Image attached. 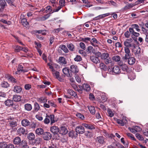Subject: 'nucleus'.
<instances>
[{"mask_svg":"<svg viewBox=\"0 0 148 148\" xmlns=\"http://www.w3.org/2000/svg\"><path fill=\"white\" fill-rule=\"evenodd\" d=\"M117 145L115 143H113L112 145L108 146L107 148H116Z\"/></svg>","mask_w":148,"mask_h":148,"instance_id":"64","label":"nucleus"},{"mask_svg":"<svg viewBox=\"0 0 148 148\" xmlns=\"http://www.w3.org/2000/svg\"><path fill=\"white\" fill-rule=\"evenodd\" d=\"M25 109L27 111H30L32 109L31 105L29 103H27L25 105Z\"/></svg>","mask_w":148,"mask_h":148,"instance_id":"39","label":"nucleus"},{"mask_svg":"<svg viewBox=\"0 0 148 148\" xmlns=\"http://www.w3.org/2000/svg\"><path fill=\"white\" fill-rule=\"evenodd\" d=\"M136 75L135 73L131 72L128 75V78L130 80H133L135 78Z\"/></svg>","mask_w":148,"mask_h":148,"instance_id":"38","label":"nucleus"},{"mask_svg":"<svg viewBox=\"0 0 148 148\" xmlns=\"http://www.w3.org/2000/svg\"><path fill=\"white\" fill-rule=\"evenodd\" d=\"M38 101L41 103H45L47 101V100L45 97H41L38 99Z\"/></svg>","mask_w":148,"mask_h":148,"instance_id":"51","label":"nucleus"},{"mask_svg":"<svg viewBox=\"0 0 148 148\" xmlns=\"http://www.w3.org/2000/svg\"><path fill=\"white\" fill-rule=\"evenodd\" d=\"M75 131L77 134H82L85 132V130L84 127L82 125H79L77 126L75 129Z\"/></svg>","mask_w":148,"mask_h":148,"instance_id":"5","label":"nucleus"},{"mask_svg":"<svg viewBox=\"0 0 148 148\" xmlns=\"http://www.w3.org/2000/svg\"><path fill=\"white\" fill-rule=\"evenodd\" d=\"M22 47L18 45L16 46L15 48V52H20V51L21 50Z\"/></svg>","mask_w":148,"mask_h":148,"instance_id":"61","label":"nucleus"},{"mask_svg":"<svg viewBox=\"0 0 148 148\" xmlns=\"http://www.w3.org/2000/svg\"><path fill=\"white\" fill-rule=\"evenodd\" d=\"M126 134L127 136L131 140H136V139L135 138L134 136L132 134L130 133H127Z\"/></svg>","mask_w":148,"mask_h":148,"instance_id":"59","label":"nucleus"},{"mask_svg":"<svg viewBox=\"0 0 148 148\" xmlns=\"http://www.w3.org/2000/svg\"><path fill=\"white\" fill-rule=\"evenodd\" d=\"M62 72L64 74L68 77H72V74L69 73V69L67 67H65L62 69Z\"/></svg>","mask_w":148,"mask_h":148,"instance_id":"12","label":"nucleus"},{"mask_svg":"<svg viewBox=\"0 0 148 148\" xmlns=\"http://www.w3.org/2000/svg\"><path fill=\"white\" fill-rule=\"evenodd\" d=\"M99 66L101 69L104 70H105L106 69V66L103 63H100Z\"/></svg>","mask_w":148,"mask_h":148,"instance_id":"53","label":"nucleus"},{"mask_svg":"<svg viewBox=\"0 0 148 148\" xmlns=\"http://www.w3.org/2000/svg\"><path fill=\"white\" fill-rule=\"evenodd\" d=\"M107 112L108 113V115L110 117H112L114 116V114L113 112L110 109H108Z\"/></svg>","mask_w":148,"mask_h":148,"instance_id":"56","label":"nucleus"},{"mask_svg":"<svg viewBox=\"0 0 148 148\" xmlns=\"http://www.w3.org/2000/svg\"><path fill=\"white\" fill-rule=\"evenodd\" d=\"M49 118L50 119L51 124L52 125L56 121L54 120V115L53 114L50 115L49 116Z\"/></svg>","mask_w":148,"mask_h":148,"instance_id":"48","label":"nucleus"},{"mask_svg":"<svg viewBox=\"0 0 148 148\" xmlns=\"http://www.w3.org/2000/svg\"><path fill=\"white\" fill-rule=\"evenodd\" d=\"M21 22L22 25L24 27L29 25V23L27 21V19L25 18H23L21 21Z\"/></svg>","mask_w":148,"mask_h":148,"instance_id":"37","label":"nucleus"},{"mask_svg":"<svg viewBox=\"0 0 148 148\" xmlns=\"http://www.w3.org/2000/svg\"><path fill=\"white\" fill-rule=\"evenodd\" d=\"M21 148H29L27 143L26 140H24V142L21 144Z\"/></svg>","mask_w":148,"mask_h":148,"instance_id":"49","label":"nucleus"},{"mask_svg":"<svg viewBox=\"0 0 148 148\" xmlns=\"http://www.w3.org/2000/svg\"><path fill=\"white\" fill-rule=\"evenodd\" d=\"M51 132L54 134H57L60 132V130L58 127L53 126L50 128Z\"/></svg>","mask_w":148,"mask_h":148,"instance_id":"7","label":"nucleus"},{"mask_svg":"<svg viewBox=\"0 0 148 148\" xmlns=\"http://www.w3.org/2000/svg\"><path fill=\"white\" fill-rule=\"evenodd\" d=\"M24 140H21V138L18 136L15 137L13 140V143L15 145H21Z\"/></svg>","mask_w":148,"mask_h":148,"instance_id":"3","label":"nucleus"},{"mask_svg":"<svg viewBox=\"0 0 148 148\" xmlns=\"http://www.w3.org/2000/svg\"><path fill=\"white\" fill-rule=\"evenodd\" d=\"M59 132L60 134H65L67 133L68 130L65 127H61Z\"/></svg>","mask_w":148,"mask_h":148,"instance_id":"27","label":"nucleus"},{"mask_svg":"<svg viewBox=\"0 0 148 148\" xmlns=\"http://www.w3.org/2000/svg\"><path fill=\"white\" fill-rule=\"evenodd\" d=\"M44 133L43 129L41 128H38L35 130L36 134L38 135H43Z\"/></svg>","mask_w":148,"mask_h":148,"instance_id":"18","label":"nucleus"},{"mask_svg":"<svg viewBox=\"0 0 148 148\" xmlns=\"http://www.w3.org/2000/svg\"><path fill=\"white\" fill-rule=\"evenodd\" d=\"M90 44L95 47H98V46L96 44H100V43L95 38L91 39L90 41Z\"/></svg>","mask_w":148,"mask_h":148,"instance_id":"9","label":"nucleus"},{"mask_svg":"<svg viewBox=\"0 0 148 148\" xmlns=\"http://www.w3.org/2000/svg\"><path fill=\"white\" fill-rule=\"evenodd\" d=\"M17 133L20 136L26 135L27 134V131L23 127H19L17 130Z\"/></svg>","mask_w":148,"mask_h":148,"instance_id":"4","label":"nucleus"},{"mask_svg":"<svg viewBox=\"0 0 148 148\" xmlns=\"http://www.w3.org/2000/svg\"><path fill=\"white\" fill-rule=\"evenodd\" d=\"M58 63L61 64H65L67 63L65 58L63 57L60 56L59 57Z\"/></svg>","mask_w":148,"mask_h":148,"instance_id":"17","label":"nucleus"},{"mask_svg":"<svg viewBox=\"0 0 148 148\" xmlns=\"http://www.w3.org/2000/svg\"><path fill=\"white\" fill-rule=\"evenodd\" d=\"M6 4L5 0H0V5L2 8H4Z\"/></svg>","mask_w":148,"mask_h":148,"instance_id":"54","label":"nucleus"},{"mask_svg":"<svg viewBox=\"0 0 148 148\" xmlns=\"http://www.w3.org/2000/svg\"><path fill=\"white\" fill-rule=\"evenodd\" d=\"M46 10L45 11L47 13L49 12L50 13H51L53 11L52 10V7L50 6H47L46 8Z\"/></svg>","mask_w":148,"mask_h":148,"instance_id":"58","label":"nucleus"},{"mask_svg":"<svg viewBox=\"0 0 148 148\" xmlns=\"http://www.w3.org/2000/svg\"><path fill=\"white\" fill-rule=\"evenodd\" d=\"M9 86V84L7 82L5 81L3 82L1 84V87L4 88H8Z\"/></svg>","mask_w":148,"mask_h":148,"instance_id":"42","label":"nucleus"},{"mask_svg":"<svg viewBox=\"0 0 148 148\" xmlns=\"http://www.w3.org/2000/svg\"><path fill=\"white\" fill-rule=\"evenodd\" d=\"M136 136L139 140L142 141L144 140L143 137L139 133H137L136 134Z\"/></svg>","mask_w":148,"mask_h":148,"instance_id":"60","label":"nucleus"},{"mask_svg":"<svg viewBox=\"0 0 148 148\" xmlns=\"http://www.w3.org/2000/svg\"><path fill=\"white\" fill-rule=\"evenodd\" d=\"M112 59L115 62H119L121 58L119 56H115L112 57Z\"/></svg>","mask_w":148,"mask_h":148,"instance_id":"50","label":"nucleus"},{"mask_svg":"<svg viewBox=\"0 0 148 148\" xmlns=\"http://www.w3.org/2000/svg\"><path fill=\"white\" fill-rule=\"evenodd\" d=\"M34 111L35 112H37L40 110V107L39 104L35 102L34 103Z\"/></svg>","mask_w":148,"mask_h":148,"instance_id":"43","label":"nucleus"},{"mask_svg":"<svg viewBox=\"0 0 148 148\" xmlns=\"http://www.w3.org/2000/svg\"><path fill=\"white\" fill-rule=\"evenodd\" d=\"M67 47L70 51H73L75 50V47L74 45L71 43H67Z\"/></svg>","mask_w":148,"mask_h":148,"instance_id":"21","label":"nucleus"},{"mask_svg":"<svg viewBox=\"0 0 148 148\" xmlns=\"http://www.w3.org/2000/svg\"><path fill=\"white\" fill-rule=\"evenodd\" d=\"M90 59L93 62L96 64L100 62V60L98 58L95 56H91Z\"/></svg>","mask_w":148,"mask_h":148,"instance_id":"19","label":"nucleus"},{"mask_svg":"<svg viewBox=\"0 0 148 148\" xmlns=\"http://www.w3.org/2000/svg\"><path fill=\"white\" fill-rule=\"evenodd\" d=\"M53 75L54 76H56V78L60 81H61L60 79H61V78L60 77L59 72L56 71L53 74Z\"/></svg>","mask_w":148,"mask_h":148,"instance_id":"46","label":"nucleus"},{"mask_svg":"<svg viewBox=\"0 0 148 148\" xmlns=\"http://www.w3.org/2000/svg\"><path fill=\"white\" fill-rule=\"evenodd\" d=\"M13 99L15 101H19L21 100V97L19 95H14L13 96Z\"/></svg>","mask_w":148,"mask_h":148,"instance_id":"35","label":"nucleus"},{"mask_svg":"<svg viewBox=\"0 0 148 148\" xmlns=\"http://www.w3.org/2000/svg\"><path fill=\"white\" fill-rule=\"evenodd\" d=\"M51 14V13L47 14L44 16L39 17V19L40 20L42 21L45 20L50 17Z\"/></svg>","mask_w":148,"mask_h":148,"instance_id":"33","label":"nucleus"},{"mask_svg":"<svg viewBox=\"0 0 148 148\" xmlns=\"http://www.w3.org/2000/svg\"><path fill=\"white\" fill-rule=\"evenodd\" d=\"M70 69L71 72L74 73H77L79 71L77 66L75 65L71 66Z\"/></svg>","mask_w":148,"mask_h":148,"instance_id":"10","label":"nucleus"},{"mask_svg":"<svg viewBox=\"0 0 148 148\" xmlns=\"http://www.w3.org/2000/svg\"><path fill=\"white\" fill-rule=\"evenodd\" d=\"M23 69V66L21 64H19L18 66L17 70L18 71H21L23 72H25L27 71V69Z\"/></svg>","mask_w":148,"mask_h":148,"instance_id":"30","label":"nucleus"},{"mask_svg":"<svg viewBox=\"0 0 148 148\" xmlns=\"http://www.w3.org/2000/svg\"><path fill=\"white\" fill-rule=\"evenodd\" d=\"M136 5V4L134 3H131L125 6L124 8V9L125 10H127L131 8H132Z\"/></svg>","mask_w":148,"mask_h":148,"instance_id":"40","label":"nucleus"},{"mask_svg":"<svg viewBox=\"0 0 148 148\" xmlns=\"http://www.w3.org/2000/svg\"><path fill=\"white\" fill-rule=\"evenodd\" d=\"M131 27H130L129 29H135L138 32H139L140 31V29L139 28V27L137 24H132L131 25Z\"/></svg>","mask_w":148,"mask_h":148,"instance_id":"25","label":"nucleus"},{"mask_svg":"<svg viewBox=\"0 0 148 148\" xmlns=\"http://www.w3.org/2000/svg\"><path fill=\"white\" fill-rule=\"evenodd\" d=\"M83 90L86 91H89L90 90V86L87 84H83Z\"/></svg>","mask_w":148,"mask_h":148,"instance_id":"31","label":"nucleus"},{"mask_svg":"<svg viewBox=\"0 0 148 148\" xmlns=\"http://www.w3.org/2000/svg\"><path fill=\"white\" fill-rule=\"evenodd\" d=\"M4 103L5 105L8 107H10L13 105V101L10 99H8L5 101Z\"/></svg>","mask_w":148,"mask_h":148,"instance_id":"15","label":"nucleus"},{"mask_svg":"<svg viewBox=\"0 0 148 148\" xmlns=\"http://www.w3.org/2000/svg\"><path fill=\"white\" fill-rule=\"evenodd\" d=\"M67 91L68 93L72 96H73L74 97H75L77 96V95L76 92L72 90L69 89L67 90Z\"/></svg>","mask_w":148,"mask_h":148,"instance_id":"29","label":"nucleus"},{"mask_svg":"<svg viewBox=\"0 0 148 148\" xmlns=\"http://www.w3.org/2000/svg\"><path fill=\"white\" fill-rule=\"evenodd\" d=\"M82 125L83 127H84L90 130L95 129V127L92 125L87 123H83Z\"/></svg>","mask_w":148,"mask_h":148,"instance_id":"13","label":"nucleus"},{"mask_svg":"<svg viewBox=\"0 0 148 148\" xmlns=\"http://www.w3.org/2000/svg\"><path fill=\"white\" fill-rule=\"evenodd\" d=\"M136 49L135 52V55L136 57H138V58L140 56V48L139 47H137L136 48Z\"/></svg>","mask_w":148,"mask_h":148,"instance_id":"24","label":"nucleus"},{"mask_svg":"<svg viewBox=\"0 0 148 148\" xmlns=\"http://www.w3.org/2000/svg\"><path fill=\"white\" fill-rule=\"evenodd\" d=\"M9 80L12 83L18 84V82L12 76H10L9 77Z\"/></svg>","mask_w":148,"mask_h":148,"instance_id":"41","label":"nucleus"},{"mask_svg":"<svg viewBox=\"0 0 148 148\" xmlns=\"http://www.w3.org/2000/svg\"><path fill=\"white\" fill-rule=\"evenodd\" d=\"M7 144L6 143L4 142L0 143V147L1 148H6Z\"/></svg>","mask_w":148,"mask_h":148,"instance_id":"63","label":"nucleus"},{"mask_svg":"<svg viewBox=\"0 0 148 148\" xmlns=\"http://www.w3.org/2000/svg\"><path fill=\"white\" fill-rule=\"evenodd\" d=\"M101 102L103 103L107 100V98L105 95H102L101 96Z\"/></svg>","mask_w":148,"mask_h":148,"instance_id":"62","label":"nucleus"},{"mask_svg":"<svg viewBox=\"0 0 148 148\" xmlns=\"http://www.w3.org/2000/svg\"><path fill=\"white\" fill-rule=\"evenodd\" d=\"M52 137L51 134L49 132H45L42 135V138L45 140H48L50 139Z\"/></svg>","mask_w":148,"mask_h":148,"instance_id":"6","label":"nucleus"},{"mask_svg":"<svg viewBox=\"0 0 148 148\" xmlns=\"http://www.w3.org/2000/svg\"><path fill=\"white\" fill-rule=\"evenodd\" d=\"M108 3L110 5H112L115 7L118 6L116 2L112 0L108 1Z\"/></svg>","mask_w":148,"mask_h":148,"instance_id":"45","label":"nucleus"},{"mask_svg":"<svg viewBox=\"0 0 148 148\" xmlns=\"http://www.w3.org/2000/svg\"><path fill=\"white\" fill-rule=\"evenodd\" d=\"M48 103L49 104V106L50 105L53 107L56 108L57 107V105L56 103L52 101H48Z\"/></svg>","mask_w":148,"mask_h":148,"instance_id":"57","label":"nucleus"},{"mask_svg":"<svg viewBox=\"0 0 148 148\" xmlns=\"http://www.w3.org/2000/svg\"><path fill=\"white\" fill-rule=\"evenodd\" d=\"M88 109L90 113L92 114H94L95 112V107L92 106H88Z\"/></svg>","mask_w":148,"mask_h":148,"instance_id":"34","label":"nucleus"},{"mask_svg":"<svg viewBox=\"0 0 148 148\" xmlns=\"http://www.w3.org/2000/svg\"><path fill=\"white\" fill-rule=\"evenodd\" d=\"M22 90V88L20 86L15 85L14 86L13 89V91L14 92L20 93Z\"/></svg>","mask_w":148,"mask_h":148,"instance_id":"14","label":"nucleus"},{"mask_svg":"<svg viewBox=\"0 0 148 148\" xmlns=\"http://www.w3.org/2000/svg\"><path fill=\"white\" fill-rule=\"evenodd\" d=\"M117 123L121 126H123L125 125V123H126L127 122V121L126 119H125L124 121L123 120H121L120 119H117L116 120Z\"/></svg>","mask_w":148,"mask_h":148,"instance_id":"28","label":"nucleus"},{"mask_svg":"<svg viewBox=\"0 0 148 148\" xmlns=\"http://www.w3.org/2000/svg\"><path fill=\"white\" fill-rule=\"evenodd\" d=\"M68 134L69 136L72 138H75L77 136V132L73 131L70 132Z\"/></svg>","mask_w":148,"mask_h":148,"instance_id":"20","label":"nucleus"},{"mask_svg":"<svg viewBox=\"0 0 148 148\" xmlns=\"http://www.w3.org/2000/svg\"><path fill=\"white\" fill-rule=\"evenodd\" d=\"M129 31L130 34H132V36H134L136 37H138L140 35V34L138 33L135 32L134 29H129Z\"/></svg>","mask_w":148,"mask_h":148,"instance_id":"26","label":"nucleus"},{"mask_svg":"<svg viewBox=\"0 0 148 148\" xmlns=\"http://www.w3.org/2000/svg\"><path fill=\"white\" fill-rule=\"evenodd\" d=\"M27 137L29 140H32L35 139V135L33 133H30L28 134Z\"/></svg>","mask_w":148,"mask_h":148,"instance_id":"32","label":"nucleus"},{"mask_svg":"<svg viewBox=\"0 0 148 148\" xmlns=\"http://www.w3.org/2000/svg\"><path fill=\"white\" fill-rule=\"evenodd\" d=\"M131 56V54L130 53V55L129 56L127 57V58H125V55L123 57V59L125 60H128V63L130 65H133L134 64L135 62L136 59L135 58L133 57H130Z\"/></svg>","mask_w":148,"mask_h":148,"instance_id":"2","label":"nucleus"},{"mask_svg":"<svg viewBox=\"0 0 148 148\" xmlns=\"http://www.w3.org/2000/svg\"><path fill=\"white\" fill-rule=\"evenodd\" d=\"M76 116L79 119L81 120H83L85 119L84 115L80 113H77Z\"/></svg>","mask_w":148,"mask_h":148,"instance_id":"44","label":"nucleus"},{"mask_svg":"<svg viewBox=\"0 0 148 148\" xmlns=\"http://www.w3.org/2000/svg\"><path fill=\"white\" fill-rule=\"evenodd\" d=\"M123 44L125 46L124 47V50L125 53V57L127 58L130 55V51L129 48L133 49L135 48L136 45L133 42L132 39L130 38L126 39L124 42Z\"/></svg>","mask_w":148,"mask_h":148,"instance_id":"1","label":"nucleus"},{"mask_svg":"<svg viewBox=\"0 0 148 148\" xmlns=\"http://www.w3.org/2000/svg\"><path fill=\"white\" fill-rule=\"evenodd\" d=\"M21 123L22 125L25 127L27 126L30 124L29 121L27 119H24L22 120Z\"/></svg>","mask_w":148,"mask_h":148,"instance_id":"23","label":"nucleus"},{"mask_svg":"<svg viewBox=\"0 0 148 148\" xmlns=\"http://www.w3.org/2000/svg\"><path fill=\"white\" fill-rule=\"evenodd\" d=\"M60 47L62 50L65 53H67L69 51V50L67 48L66 46L63 45H62L60 46Z\"/></svg>","mask_w":148,"mask_h":148,"instance_id":"36","label":"nucleus"},{"mask_svg":"<svg viewBox=\"0 0 148 148\" xmlns=\"http://www.w3.org/2000/svg\"><path fill=\"white\" fill-rule=\"evenodd\" d=\"M81 40L86 43H88L89 41L90 42L91 38L89 37L82 38Z\"/></svg>","mask_w":148,"mask_h":148,"instance_id":"47","label":"nucleus"},{"mask_svg":"<svg viewBox=\"0 0 148 148\" xmlns=\"http://www.w3.org/2000/svg\"><path fill=\"white\" fill-rule=\"evenodd\" d=\"M82 58L81 56L78 55H77L75 57V58H74V60L75 61H76L77 62H80L82 61Z\"/></svg>","mask_w":148,"mask_h":148,"instance_id":"55","label":"nucleus"},{"mask_svg":"<svg viewBox=\"0 0 148 148\" xmlns=\"http://www.w3.org/2000/svg\"><path fill=\"white\" fill-rule=\"evenodd\" d=\"M112 72L115 74H118L120 72V69L118 66H115L112 69Z\"/></svg>","mask_w":148,"mask_h":148,"instance_id":"16","label":"nucleus"},{"mask_svg":"<svg viewBox=\"0 0 148 148\" xmlns=\"http://www.w3.org/2000/svg\"><path fill=\"white\" fill-rule=\"evenodd\" d=\"M97 54L99 56H100L101 59L103 60L108 58L110 56L109 54L108 53H103L101 54V52H98Z\"/></svg>","mask_w":148,"mask_h":148,"instance_id":"8","label":"nucleus"},{"mask_svg":"<svg viewBox=\"0 0 148 148\" xmlns=\"http://www.w3.org/2000/svg\"><path fill=\"white\" fill-rule=\"evenodd\" d=\"M105 64L106 65L110 64L111 66L114 65V62L112 60L111 58L109 57L104 60Z\"/></svg>","mask_w":148,"mask_h":148,"instance_id":"11","label":"nucleus"},{"mask_svg":"<svg viewBox=\"0 0 148 148\" xmlns=\"http://www.w3.org/2000/svg\"><path fill=\"white\" fill-rule=\"evenodd\" d=\"M96 140L100 144H103L105 143L104 138L102 136L97 137V138Z\"/></svg>","mask_w":148,"mask_h":148,"instance_id":"22","label":"nucleus"},{"mask_svg":"<svg viewBox=\"0 0 148 148\" xmlns=\"http://www.w3.org/2000/svg\"><path fill=\"white\" fill-rule=\"evenodd\" d=\"M121 69L122 70L125 72H127L128 69V68L127 66L125 64H124L123 65L121 66Z\"/></svg>","mask_w":148,"mask_h":148,"instance_id":"52","label":"nucleus"}]
</instances>
